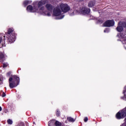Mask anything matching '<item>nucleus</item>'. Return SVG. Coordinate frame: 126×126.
<instances>
[{
	"mask_svg": "<svg viewBox=\"0 0 126 126\" xmlns=\"http://www.w3.org/2000/svg\"><path fill=\"white\" fill-rule=\"evenodd\" d=\"M120 126H126V125H125V124H122V125H121Z\"/></svg>",
	"mask_w": 126,
	"mask_h": 126,
	"instance_id": "obj_32",
	"label": "nucleus"
},
{
	"mask_svg": "<svg viewBox=\"0 0 126 126\" xmlns=\"http://www.w3.org/2000/svg\"><path fill=\"white\" fill-rule=\"evenodd\" d=\"M7 65H8V64H7V63H3V67H7Z\"/></svg>",
	"mask_w": 126,
	"mask_h": 126,
	"instance_id": "obj_21",
	"label": "nucleus"
},
{
	"mask_svg": "<svg viewBox=\"0 0 126 126\" xmlns=\"http://www.w3.org/2000/svg\"><path fill=\"white\" fill-rule=\"evenodd\" d=\"M29 3H30V1H29V0H25L23 2V4L25 7L27 6V5H28V4H29Z\"/></svg>",
	"mask_w": 126,
	"mask_h": 126,
	"instance_id": "obj_18",
	"label": "nucleus"
},
{
	"mask_svg": "<svg viewBox=\"0 0 126 126\" xmlns=\"http://www.w3.org/2000/svg\"><path fill=\"white\" fill-rule=\"evenodd\" d=\"M126 90H124L123 91V94H124V96L121 97V99H123V100H125V101H126Z\"/></svg>",
	"mask_w": 126,
	"mask_h": 126,
	"instance_id": "obj_19",
	"label": "nucleus"
},
{
	"mask_svg": "<svg viewBox=\"0 0 126 126\" xmlns=\"http://www.w3.org/2000/svg\"><path fill=\"white\" fill-rule=\"evenodd\" d=\"M56 119H52L48 122V126H55Z\"/></svg>",
	"mask_w": 126,
	"mask_h": 126,
	"instance_id": "obj_10",
	"label": "nucleus"
},
{
	"mask_svg": "<svg viewBox=\"0 0 126 126\" xmlns=\"http://www.w3.org/2000/svg\"><path fill=\"white\" fill-rule=\"evenodd\" d=\"M116 30L118 31V32H123V31L124 30V28L121 27V24L118 23V26L116 28Z\"/></svg>",
	"mask_w": 126,
	"mask_h": 126,
	"instance_id": "obj_11",
	"label": "nucleus"
},
{
	"mask_svg": "<svg viewBox=\"0 0 126 126\" xmlns=\"http://www.w3.org/2000/svg\"><path fill=\"white\" fill-rule=\"evenodd\" d=\"M104 33H106V32H109V29H105L104 30Z\"/></svg>",
	"mask_w": 126,
	"mask_h": 126,
	"instance_id": "obj_25",
	"label": "nucleus"
},
{
	"mask_svg": "<svg viewBox=\"0 0 126 126\" xmlns=\"http://www.w3.org/2000/svg\"><path fill=\"white\" fill-rule=\"evenodd\" d=\"M45 7L48 11H53V10L54 9V6L50 3H47L45 5Z\"/></svg>",
	"mask_w": 126,
	"mask_h": 126,
	"instance_id": "obj_7",
	"label": "nucleus"
},
{
	"mask_svg": "<svg viewBox=\"0 0 126 126\" xmlns=\"http://www.w3.org/2000/svg\"><path fill=\"white\" fill-rule=\"evenodd\" d=\"M7 124L8 125H12V120H10V119H8L7 121Z\"/></svg>",
	"mask_w": 126,
	"mask_h": 126,
	"instance_id": "obj_20",
	"label": "nucleus"
},
{
	"mask_svg": "<svg viewBox=\"0 0 126 126\" xmlns=\"http://www.w3.org/2000/svg\"><path fill=\"white\" fill-rule=\"evenodd\" d=\"M6 41L8 43H13L15 41L16 35L14 32V29L10 28L7 30V32H5Z\"/></svg>",
	"mask_w": 126,
	"mask_h": 126,
	"instance_id": "obj_1",
	"label": "nucleus"
},
{
	"mask_svg": "<svg viewBox=\"0 0 126 126\" xmlns=\"http://www.w3.org/2000/svg\"><path fill=\"white\" fill-rule=\"evenodd\" d=\"M1 41H2V38L0 37V43H1Z\"/></svg>",
	"mask_w": 126,
	"mask_h": 126,
	"instance_id": "obj_29",
	"label": "nucleus"
},
{
	"mask_svg": "<svg viewBox=\"0 0 126 126\" xmlns=\"http://www.w3.org/2000/svg\"><path fill=\"white\" fill-rule=\"evenodd\" d=\"M119 23L120 24V25L121 27H122L123 28H126V22H119Z\"/></svg>",
	"mask_w": 126,
	"mask_h": 126,
	"instance_id": "obj_16",
	"label": "nucleus"
},
{
	"mask_svg": "<svg viewBox=\"0 0 126 126\" xmlns=\"http://www.w3.org/2000/svg\"><path fill=\"white\" fill-rule=\"evenodd\" d=\"M125 126H126V124L125 125Z\"/></svg>",
	"mask_w": 126,
	"mask_h": 126,
	"instance_id": "obj_37",
	"label": "nucleus"
},
{
	"mask_svg": "<svg viewBox=\"0 0 126 126\" xmlns=\"http://www.w3.org/2000/svg\"><path fill=\"white\" fill-rule=\"evenodd\" d=\"M5 59H4V55L2 53H0V63H3Z\"/></svg>",
	"mask_w": 126,
	"mask_h": 126,
	"instance_id": "obj_12",
	"label": "nucleus"
},
{
	"mask_svg": "<svg viewBox=\"0 0 126 126\" xmlns=\"http://www.w3.org/2000/svg\"><path fill=\"white\" fill-rule=\"evenodd\" d=\"M2 110V108H1V107L0 106V112Z\"/></svg>",
	"mask_w": 126,
	"mask_h": 126,
	"instance_id": "obj_31",
	"label": "nucleus"
},
{
	"mask_svg": "<svg viewBox=\"0 0 126 126\" xmlns=\"http://www.w3.org/2000/svg\"><path fill=\"white\" fill-rule=\"evenodd\" d=\"M77 1H83L84 0H76Z\"/></svg>",
	"mask_w": 126,
	"mask_h": 126,
	"instance_id": "obj_30",
	"label": "nucleus"
},
{
	"mask_svg": "<svg viewBox=\"0 0 126 126\" xmlns=\"http://www.w3.org/2000/svg\"><path fill=\"white\" fill-rule=\"evenodd\" d=\"M81 12L83 14H89L90 13V8L84 7L81 9Z\"/></svg>",
	"mask_w": 126,
	"mask_h": 126,
	"instance_id": "obj_6",
	"label": "nucleus"
},
{
	"mask_svg": "<svg viewBox=\"0 0 126 126\" xmlns=\"http://www.w3.org/2000/svg\"><path fill=\"white\" fill-rule=\"evenodd\" d=\"M61 14H62L61 7H60V6H57L53 10V15H54V16H60Z\"/></svg>",
	"mask_w": 126,
	"mask_h": 126,
	"instance_id": "obj_5",
	"label": "nucleus"
},
{
	"mask_svg": "<svg viewBox=\"0 0 126 126\" xmlns=\"http://www.w3.org/2000/svg\"><path fill=\"white\" fill-rule=\"evenodd\" d=\"M17 126H24V123H21L20 124H18Z\"/></svg>",
	"mask_w": 126,
	"mask_h": 126,
	"instance_id": "obj_22",
	"label": "nucleus"
},
{
	"mask_svg": "<svg viewBox=\"0 0 126 126\" xmlns=\"http://www.w3.org/2000/svg\"><path fill=\"white\" fill-rule=\"evenodd\" d=\"M67 121L70 123H74V122H75V119H73L71 117H69L67 118Z\"/></svg>",
	"mask_w": 126,
	"mask_h": 126,
	"instance_id": "obj_14",
	"label": "nucleus"
},
{
	"mask_svg": "<svg viewBox=\"0 0 126 126\" xmlns=\"http://www.w3.org/2000/svg\"><path fill=\"white\" fill-rule=\"evenodd\" d=\"M59 6L62 10V12H64V13L68 12V11L70 10V7L68 6L67 4L61 3Z\"/></svg>",
	"mask_w": 126,
	"mask_h": 126,
	"instance_id": "obj_3",
	"label": "nucleus"
},
{
	"mask_svg": "<svg viewBox=\"0 0 126 126\" xmlns=\"http://www.w3.org/2000/svg\"><path fill=\"white\" fill-rule=\"evenodd\" d=\"M115 25V21L114 20H108L106 21L103 24L104 27H113Z\"/></svg>",
	"mask_w": 126,
	"mask_h": 126,
	"instance_id": "obj_4",
	"label": "nucleus"
},
{
	"mask_svg": "<svg viewBox=\"0 0 126 126\" xmlns=\"http://www.w3.org/2000/svg\"><path fill=\"white\" fill-rule=\"evenodd\" d=\"M55 126H62V123L60 121L55 120Z\"/></svg>",
	"mask_w": 126,
	"mask_h": 126,
	"instance_id": "obj_17",
	"label": "nucleus"
},
{
	"mask_svg": "<svg viewBox=\"0 0 126 126\" xmlns=\"http://www.w3.org/2000/svg\"><path fill=\"white\" fill-rule=\"evenodd\" d=\"M47 16H51V13L48 12V13L47 14Z\"/></svg>",
	"mask_w": 126,
	"mask_h": 126,
	"instance_id": "obj_28",
	"label": "nucleus"
},
{
	"mask_svg": "<svg viewBox=\"0 0 126 126\" xmlns=\"http://www.w3.org/2000/svg\"><path fill=\"white\" fill-rule=\"evenodd\" d=\"M20 82V79L17 75H13L11 77L9 78V87L11 89L15 88L19 85Z\"/></svg>",
	"mask_w": 126,
	"mask_h": 126,
	"instance_id": "obj_2",
	"label": "nucleus"
},
{
	"mask_svg": "<svg viewBox=\"0 0 126 126\" xmlns=\"http://www.w3.org/2000/svg\"><path fill=\"white\" fill-rule=\"evenodd\" d=\"M10 74H11V72H9L6 73L7 76H10Z\"/></svg>",
	"mask_w": 126,
	"mask_h": 126,
	"instance_id": "obj_26",
	"label": "nucleus"
},
{
	"mask_svg": "<svg viewBox=\"0 0 126 126\" xmlns=\"http://www.w3.org/2000/svg\"><path fill=\"white\" fill-rule=\"evenodd\" d=\"M2 83V80H1V78H0V85H1Z\"/></svg>",
	"mask_w": 126,
	"mask_h": 126,
	"instance_id": "obj_27",
	"label": "nucleus"
},
{
	"mask_svg": "<svg viewBox=\"0 0 126 126\" xmlns=\"http://www.w3.org/2000/svg\"><path fill=\"white\" fill-rule=\"evenodd\" d=\"M56 117L59 118V117H61V111L59 109H57L56 111Z\"/></svg>",
	"mask_w": 126,
	"mask_h": 126,
	"instance_id": "obj_15",
	"label": "nucleus"
},
{
	"mask_svg": "<svg viewBox=\"0 0 126 126\" xmlns=\"http://www.w3.org/2000/svg\"><path fill=\"white\" fill-rule=\"evenodd\" d=\"M40 10H43V8H42V7H41V8H40Z\"/></svg>",
	"mask_w": 126,
	"mask_h": 126,
	"instance_id": "obj_33",
	"label": "nucleus"
},
{
	"mask_svg": "<svg viewBox=\"0 0 126 126\" xmlns=\"http://www.w3.org/2000/svg\"><path fill=\"white\" fill-rule=\"evenodd\" d=\"M1 96L3 97H5V96H6V94L4 92H3Z\"/></svg>",
	"mask_w": 126,
	"mask_h": 126,
	"instance_id": "obj_24",
	"label": "nucleus"
},
{
	"mask_svg": "<svg viewBox=\"0 0 126 126\" xmlns=\"http://www.w3.org/2000/svg\"><path fill=\"white\" fill-rule=\"evenodd\" d=\"M88 121V118L85 117V118L84 119V121L85 122V123H86V122H87Z\"/></svg>",
	"mask_w": 126,
	"mask_h": 126,
	"instance_id": "obj_23",
	"label": "nucleus"
},
{
	"mask_svg": "<svg viewBox=\"0 0 126 126\" xmlns=\"http://www.w3.org/2000/svg\"><path fill=\"white\" fill-rule=\"evenodd\" d=\"M94 5H95V1L94 0L90 1L88 4V6H89V7H93Z\"/></svg>",
	"mask_w": 126,
	"mask_h": 126,
	"instance_id": "obj_13",
	"label": "nucleus"
},
{
	"mask_svg": "<svg viewBox=\"0 0 126 126\" xmlns=\"http://www.w3.org/2000/svg\"><path fill=\"white\" fill-rule=\"evenodd\" d=\"M62 17H61V19L62 18H63V17L64 16H62Z\"/></svg>",
	"mask_w": 126,
	"mask_h": 126,
	"instance_id": "obj_34",
	"label": "nucleus"
},
{
	"mask_svg": "<svg viewBox=\"0 0 126 126\" xmlns=\"http://www.w3.org/2000/svg\"><path fill=\"white\" fill-rule=\"evenodd\" d=\"M47 2H48L47 0H41L38 2L37 6L38 7H41L42 5H44V4H46Z\"/></svg>",
	"mask_w": 126,
	"mask_h": 126,
	"instance_id": "obj_8",
	"label": "nucleus"
},
{
	"mask_svg": "<svg viewBox=\"0 0 126 126\" xmlns=\"http://www.w3.org/2000/svg\"><path fill=\"white\" fill-rule=\"evenodd\" d=\"M27 10L30 12H35V11H34V8L31 5H29L27 7Z\"/></svg>",
	"mask_w": 126,
	"mask_h": 126,
	"instance_id": "obj_9",
	"label": "nucleus"
},
{
	"mask_svg": "<svg viewBox=\"0 0 126 126\" xmlns=\"http://www.w3.org/2000/svg\"><path fill=\"white\" fill-rule=\"evenodd\" d=\"M3 38H4V39H5V35H4V36H3Z\"/></svg>",
	"mask_w": 126,
	"mask_h": 126,
	"instance_id": "obj_35",
	"label": "nucleus"
},
{
	"mask_svg": "<svg viewBox=\"0 0 126 126\" xmlns=\"http://www.w3.org/2000/svg\"><path fill=\"white\" fill-rule=\"evenodd\" d=\"M125 89H126V87H125Z\"/></svg>",
	"mask_w": 126,
	"mask_h": 126,
	"instance_id": "obj_36",
	"label": "nucleus"
}]
</instances>
